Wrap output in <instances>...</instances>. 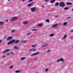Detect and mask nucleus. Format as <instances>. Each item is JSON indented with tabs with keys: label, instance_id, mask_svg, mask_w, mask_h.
<instances>
[{
	"label": "nucleus",
	"instance_id": "f257e3e1",
	"mask_svg": "<svg viewBox=\"0 0 73 73\" xmlns=\"http://www.w3.org/2000/svg\"><path fill=\"white\" fill-rule=\"evenodd\" d=\"M19 42L20 41L19 40H15V39H13L9 42L7 43V44L8 45H9L10 44H12L13 42H14L15 44H16L17 43H18V42Z\"/></svg>",
	"mask_w": 73,
	"mask_h": 73
},
{
	"label": "nucleus",
	"instance_id": "f03ea898",
	"mask_svg": "<svg viewBox=\"0 0 73 73\" xmlns=\"http://www.w3.org/2000/svg\"><path fill=\"white\" fill-rule=\"evenodd\" d=\"M59 5L60 7H64L65 6V5L64 3L61 2L60 3Z\"/></svg>",
	"mask_w": 73,
	"mask_h": 73
},
{
	"label": "nucleus",
	"instance_id": "7ed1b4c3",
	"mask_svg": "<svg viewBox=\"0 0 73 73\" xmlns=\"http://www.w3.org/2000/svg\"><path fill=\"white\" fill-rule=\"evenodd\" d=\"M18 19V17H13L11 19V21H14V20H17Z\"/></svg>",
	"mask_w": 73,
	"mask_h": 73
},
{
	"label": "nucleus",
	"instance_id": "20e7f679",
	"mask_svg": "<svg viewBox=\"0 0 73 73\" xmlns=\"http://www.w3.org/2000/svg\"><path fill=\"white\" fill-rule=\"evenodd\" d=\"M36 7H33L31 9V12H35L36 11Z\"/></svg>",
	"mask_w": 73,
	"mask_h": 73
},
{
	"label": "nucleus",
	"instance_id": "39448f33",
	"mask_svg": "<svg viewBox=\"0 0 73 73\" xmlns=\"http://www.w3.org/2000/svg\"><path fill=\"white\" fill-rule=\"evenodd\" d=\"M29 22L28 21H25L23 22V24L24 25H26L28 24Z\"/></svg>",
	"mask_w": 73,
	"mask_h": 73
},
{
	"label": "nucleus",
	"instance_id": "423d86ee",
	"mask_svg": "<svg viewBox=\"0 0 73 73\" xmlns=\"http://www.w3.org/2000/svg\"><path fill=\"white\" fill-rule=\"evenodd\" d=\"M57 25H58V24H56L52 25V28H55V27H57Z\"/></svg>",
	"mask_w": 73,
	"mask_h": 73
},
{
	"label": "nucleus",
	"instance_id": "0eeeda50",
	"mask_svg": "<svg viewBox=\"0 0 73 73\" xmlns=\"http://www.w3.org/2000/svg\"><path fill=\"white\" fill-rule=\"evenodd\" d=\"M66 37H67V35H66V34L62 38V40H64V39H65Z\"/></svg>",
	"mask_w": 73,
	"mask_h": 73
},
{
	"label": "nucleus",
	"instance_id": "6e6552de",
	"mask_svg": "<svg viewBox=\"0 0 73 73\" xmlns=\"http://www.w3.org/2000/svg\"><path fill=\"white\" fill-rule=\"evenodd\" d=\"M13 48L14 49H15L16 50H18V49H19V47L17 46H14Z\"/></svg>",
	"mask_w": 73,
	"mask_h": 73
},
{
	"label": "nucleus",
	"instance_id": "1a4fd4ad",
	"mask_svg": "<svg viewBox=\"0 0 73 73\" xmlns=\"http://www.w3.org/2000/svg\"><path fill=\"white\" fill-rule=\"evenodd\" d=\"M38 54V52H37L36 53H35L34 54H31V56H35L36 55V54Z\"/></svg>",
	"mask_w": 73,
	"mask_h": 73
},
{
	"label": "nucleus",
	"instance_id": "9d476101",
	"mask_svg": "<svg viewBox=\"0 0 73 73\" xmlns=\"http://www.w3.org/2000/svg\"><path fill=\"white\" fill-rule=\"evenodd\" d=\"M10 50L9 49H7L4 51L3 53H6V52H9Z\"/></svg>",
	"mask_w": 73,
	"mask_h": 73
},
{
	"label": "nucleus",
	"instance_id": "9b49d317",
	"mask_svg": "<svg viewBox=\"0 0 73 73\" xmlns=\"http://www.w3.org/2000/svg\"><path fill=\"white\" fill-rule=\"evenodd\" d=\"M12 36L8 37L7 38V40H11V39H12Z\"/></svg>",
	"mask_w": 73,
	"mask_h": 73
},
{
	"label": "nucleus",
	"instance_id": "f8f14e48",
	"mask_svg": "<svg viewBox=\"0 0 73 73\" xmlns=\"http://www.w3.org/2000/svg\"><path fill=\"white\" fill-rule=\"evenodd\" d=\"M27 42V40H22V41H21V43H24L25 42Z\"/></svg>",
	"mask_w": 73,
	"mask_h": 73
},
{
	"label": "nucleus",
	"instance_id": "ddd939ff",
	"mask_svg": "<svg viewBox=\"0 0 73 73\" xmlns=\"http://www.w3.org/2000/svg\"><path fill=\"white\" fill-rule=\"evenodd\" d=\"M59 60H60V61H61V62H64V60L62 58L59 59Z\"/></svg>",
	"mask_w": 73,
	"mask_h": 73
},
{
	"label": "nucleus",
	"instance_id": "4468645a",
	"mask_svg": "<svg viewBox=\"0 0 73 73\" xmlns=\"http://www.w3.org/2000/svg\"><path fill=\"white\" fill-rule=\"evenodd\" d=\"M33 3H30V4H29L28 5V7H31L33 5Z\"/></svg>",
	"mask_w": 73,
	"mask_h": 73
},
{
	"label": "nucleus",
	"instance_id": "2eb2a0df",
	"mask_svg": "<svg viewBox=\"0 0 73 73\" xmlns=\"http://www.w3.org/2000/svg\"><path fill=\"white\" fill-rule=\"evenodd\" d=\"M46 46H48V44H44L42 46V47H46Z\"/></svg>",
	"mask_w": 73,
	"mask_h": 73
},
{
	"label": "nucleus",
	"instance_id": "dca6fc26",
	"mask_svg": "<svg viewBox=\"0 0 73 73\" xmlns=\"http://www.w3.org/2000/svg\"><path fill=\"white\" fill-rule=\"evenodd\" d=\"M67 22H64L63 23V25H64V26H66V25H67Z\"/></svg>",
	"mask_w": 73,
	"mask_h": 73
},
{
	"label": "nucleus",
	"instance_id": "f3484780",
	"mask_svg": "<svg viewBox=\"0 0 73 73\" xmlns=\"http://www.w3.org/2000/svg\"><path fill=\"white\" fill-rule=\"evenodd\" d=\"M16 32V30H12V31H11V33H13L14 32Z\"/></svg>",
	"mask_w": 73,
	"mask_h": 73
},
{
	"label": "nucleus",
	"instance_id": "a211bd4d",
	"mask_svg": "<svg viewBox=\"0 0 73 73\" xmlns=\"http://www.w3.org/2000/svg\"><path fill=\"white\" fill-rule=\"evenodd\" d=\"M25 58H25V57H22L21 58V60H25Z\"/></svg>",
	"mask_w": 73,
	"mask_h": 73
},
{
	"label": "nucleus",
	"instance_id": "6ab92c4d",
	"mask_svg": "<svg viewBox=\"0 0 73 73\" xmlns=\"http://www.w3.org/2000/svg\"><path fill=\"white\" fill-rule=\"evenodd\" d=\"M43 24L42 23L40 24H39L38 25V26H39V27H42L43 25Z\"/></svg>",
	"mask_w": 73,
	"mask_h": 73
},
{
	"label": "nucleus",
	"instance_id": "aec40b11",
	"mask_svg": "<svg viewBox=\"0 0 73 73\" xmlns=\"http://www.w3.org/2000/svg\"><path fill=\"white\" fill-rule=\"evenodd\" d=\"M51 52H52V51L50 50H48L47 51V53H50Z\"/></svg>",
	"mask_w": 73,
	"mask_h": 73
},
{
	"label": "nucleus",
	"instance_id": "412c9836",
	"mask_svg": "<svg viewBox=\"0 0 73 73\" xmlns=\"http://www.w3.org/2000/svg\"><path fill=\"white\" fill-rule=\"evenodd\" d=\"M55 1V0H52L50 1V3H54Z\"/></svg>",
	"mask_w": 73,
	"mask_h": 73
},
{
	"label": "nucleus",
	"instance_id": "4be33fe9",
	"mask_svg": "<svg viewBox=\"0 0 73 73\" xmlns=\"http://www.w3.org/2000/svg\"><path fill=\"white\" fill-rule=\"evenodd\" d=\"M4 23V22H0V25H1L2 24H3Z\"/></svg>",
	"mask_w": 73,
	"mask_h": 73
},
{
	"label": "nucleus",
	"instance_id": "5701e85b",
	"mask_svg": "<svg viewBox=\"0 0 73 73\" xmlns=\"http://www.w3.org/2000/svg\"><path fill=\"white\" fill-rule=\"evenodd\" d=\"M67 5H71L72 4V3L69 2L67 3H66Z\"/></svg>",
	"mask_w": 73,
	"mask_h": 73
},
{
	"label": "nucleus",
	"instance_id": "b1692460",
	"mask_svg": "<svg viewBox=\"0 0 73 73\" xmlns=\"http://www.w3.org/2000/svg\"><path fill=\"white\" fill-rule=\"evenodd\" d=\"M60 59L57 60H56V62H60Z\"/></svg>",
	"mask_w": 73,
	"mask_h": 73
},
{
	"label": "nucleus",
	"instance_id": "393cba45",
	"mask_svg": "<svg viewBox=\"0 0 73 73\" xmlns=\"http://www.w3.org/2000/svg\"><path fill=\"white\" fill-rule=\"evenodd\" d=\"M37 30V29H33L32 30V31H36Z\"/></svg>",
	"mask_w": 73,
	"mask_h": 73
},
{
	"label": "nucleus",
	"instance_id": "a878e982",
	"mask_svg": "<svg viewBox=\"0 0 73 73\" xmlns=\"http://www.w3.org/2000/svg\"><path fill=\"white\" fill-rule=\"evenodd\" d=\"M56 4L57 6H58V5H59V3H58V2H57L56 3Z\"/></svg>",
	"mask_w": 73,
	"mask_h": 73
},
{
	"label": "nucleus",
	"instance_id": "bb28decb",
	"mask_svg": "<svg viewBox=\"0 0 73 73\" xmlns=\"http://www.w3.org/2000/svg\"><path fill=\"white\" fill-rule=\"evenodd\" d=\"M50 36H51L52 37V36H54V34H51L50 35Z\"/></svg>",
	"mask_w": 73,
	"mask_h": 73
},
{
	"label": "nucleus",
	"instance_id": "cd10ccee",
	"mask_svg": "<svg viewBox=\"0 0 73 73\" xmlns=\"http://www.w3.org/2000/svg\"><path fill=\"white\" fill-rule=\"evenodd\" d=\"M20 72V71H15V73H19Z\"/></svg>",
	"mask_w": 73,
	"mask_h": 73
},
{
	"label": "nucleus",
	"instance_id": "c85d7f7f",
	"mask_svg": "<svg viewBox=\"0 0 73 73\" xmlns=\"http://www.w3.org/2000/svg\"><path fill=\"white\" fill-rule=\"evenodd\" d=\"M30 35H31V33H29L27 34V36H29Z\"/></svg>",
	"mask_w": 73,
	"mask_h": 73
},
{
	"label": "nucleus",
	"instance_id": "c756f323",
	"mask_svg": "<svg viewBox=\"0 0 73 73\" xmlns=\"http://www.w3.org/2000/svg\"><path fill=\"white\" fill-rule=\"evenodd\" d=\"M46 22L49 23V20L48 19H47L46 20Z\"/></svg>",
	"mask_w": 73,
	"mask_h": 73
},
{
	"label": "nucleus",
	"instance_id": "7c9ffc66",
	"mask_svg": "<svg viewBox=\"0 0 73 73\" xmlns=\"http://www.w3.org/2000/svg\"><path fill=\"white\" fill-rule=\"evenodd\" d=\"M13 68V66H11L10 67V69H12Z\"/></svg>",
	"mask_w": 73,
	"mask_h": 73
},
{
	"label": "nucleus",
	"instance_id": "2f4dec72",
	"mask_svg": "<svg viewBox=\"0 0 73 73\" xmlns=\"http://www.w3.org/2000/svg\"><path fill=\"white\" fill-rule=\"evenodd\" d=\"M70 19V17H69L66 18V19Z\"/></svg>",
	"mask_w": 73,
	"mask_h": 73
},
{
	"label": "nucleus",
	"instance_id": "473e14b6",
	"mask_svg": "<svg viewBox=\"0 0 73 73\" xmlns=\"http://www.w3.org/2000/svg\"><path fill=\"white\" fill-rule=\"evenodd\" d=\"M35 46H36V45H35L32 46V47H35Z\"/></svg>",
	"mask_w": 73,
	"mask_h": 73
},
{
	"label": "nucleus",
	"instance_id": "72a5a7b5",
	"mask_svg": "<svg viewBox=\"0 0 73 73\" xmlns=\"http://www.w3.org/2000/svg\"><path fill=\"white\" fill-rule=\"evenodd\" d=\"M32 49H33V51H36V49H34V48H32Z\"/></svg>",
	"mask_w": 73,
	"mask_h": 73
},
{
	"label": "nucleus",
	"instance_id": "f704fd0d",
	"mask_svg": "<svg viewBox=\"0 0 73 73\" xmlns=\"http://www.w3.org/2000/svg\"><path fill=\"white\" fill-rule=\"evenodd\" d=\"M33 1V0H29V1L28 2H29V3L30 2H31V1Z\"/></svg>",
	"mask_w": 73,
	"mask_h": 73
},
{
	"label": "nucleus",
	"instance_id": "c9c22d12",
	"mask_svg": "<svg viewBox=\"0 0 73 73\" xmlns=\"http://www.w3.org/2000/svg\"><path fill=\"white\" fill-rule=\"evenodd\" d=\"M64 9H65V10L68 9V8L67 7H66L65 8H64Z\"/></svg>",
	"mask_w": 73,
	"mask_h": 73
},
{
	"label": "nucleus",
	"instance_id": "e433bc0d",
	"mask_svg": "<svg viewBox=\"0 0 73 73\" xmlns=\"http://www.w3.org/2000/svg\"><path fill=\"white\" fill-rule=\"evenodd\" d=\"M29 52H31V51H33V50L32 49H30L29 50Z\"/></svg>",
	"mask_w": 73,
	"mask_h": 73
},
{
	"label": "nucleus",
	"instance_id": "4c0bfd02",
	"mask_svg": "<svg viewBox=\"0 0 73 73\" xmlns=\"http://www.w3.org/2000/svg\"><path fill=\"white\" fill-rule=\"evenodd\" d=\"M70 38L71 39H73V36H70Z\"/></svg>",
	"mask_w": 73,
	"mask_h": 73
},
{
	"label": "nucleus",
	"instance_id": "58836bf2",
	"mask_svg": "<svg viewBox=\"0 0 73 73\" xmlns=\"http://www.w3.org/2000/svg\"><path fill=\"white\" fill-rule=\"evenodd\" d=\"M48 69H46V72H48Z\"/></svg>",
	"mask_w": 73,
	"mask_h": 73
},
{
	"label": "nucleus",
	"instance_id": "ea45409f",
	"mask_svg": "<svg viewBox=\"0 0 73 73\" xmlns=\"http://www.w3.org/2000/svg\"><path fill=\"white\" fill-rule=\"evenodd\" d=\"M49 0H44V1L46 2V1H48Z\"/></svg>",
	"mask_w": 73,
	"mask_h": 73
},
{
	"label": "nucleus",
	"instance_id": "a19ab883",
	"mask_svg": "<svg viewBox=\"0 0 73 73\" xmlns=\"http://www.w3.org/2000/svg\"><path fill=\"white\" fill-rule=\"evenodd\" d=\"M70 32H73V29H72V30H71L70 31Z\"/></svg>",
	"mask_w": 73,
	"mask_h": 73
},
{
	"label": "nucleus",
	"instance_id": "79ce46f5",
	"mask_svg": "<svg viewBox=\"0 0 73 73\" xmlns=\"http://www.w3.org/2000/svg\"><path fill=\"white\" fill-rule=\"evenodd\" d=\"M5 57V55H4L3 56V58H4Z\"/></svg>",
	"mask_w": 73,
	"mask_h": 73
},
{
	"label": "nucleus",
	"instance_id": "37998d69",
	"mask_svg": "<svg viewBox=\"0 0 73 73\" xmlns=\"http://www.w3.org/2000/svg\"><path fill=\"white\" fill-rule=\"evenodd\" d=\"M25 1V0H22V2H24V1Z\"/></svg>",
	"mask_w": 73,
	"mask_h": 73
},
{
	"label": "nucleus",
	"instance_id": "c03bdc74",
	"mask_svg": "<svg viewBox=\"0 0 73 73\" xmlns=\"http://www.w3.org/2000/svg\"><path fill=\"white\" fill-rule=\"evenodd\" d=\"M2 41V40H0V43H1V42Z\"/></svg>",
	"mask_w": 73,
	"mask_h": 73
},
{
	"label": "nucleus",
	"instance_id": "a18cd8bd",
	"mask_svg": "<svg viewBox=\"0 0 73 73\" xmlns=\"http://www.w3.org/2000/svg\"><path fill=\"white\" fill-rule=\"evenodd\" d=\"M71 11H73V8L71 9Z\"/></svg>",
	"mask_w": 73,
	"mask_h": 73
},
{
	"label": "nucleus",
	"instance_id": "49530a36",
	"mask_svg": "<svg viewBox=\"0 0 73 73\" xmlns=\"http://www.w3.org/2000/svg\"><path fill=\"white\" fill-rule=\"evenodd\" d=\"M11 54H13V53L12 52L11 53Z\"/></svg>",
	"mask_w": 73,
	"mask_h": 73
},
{
	"label": "nucleus",
	"instance_id": "de8ad7c7",
	"mask_svg": "<svg viewBox=\"0 0 73 73\" xmlns=\"http://www.w3.org/2000/svg\"><path fill=\"white\" fill-rule=\"evenodd\" d=\"M6 21L8 22V20H6Z\"/></svg>",
	"mask_w": 73,
	"mask_h": 73
},
{
	"label": "nucleus",
	"instance_id": "09e8293b",
	"mask_svg": "<svg viewBox=\"0 0 73 73\" xmlns=\"http://www.w3.org/2000/svg\"><path fill=\"white\" fill-rule=\"evenodd\" d=\"M4 39H5V37H4Z\"/></svg>",
	"mask_w": 73,
	"mask_h": 73
},
{
	"label": "nucleus",
	"instance_id": "8fccbe9b",
	"mask_svg": "<svg viewBox=\"0 0 73 73\" xmlns=\"http://www.w3.org/2000/svg\"><path fill=\"white\" fill-rule=\"evenodd\" d=\"M72 48H73V46H72Z\"/></svg>",
	"mask_w": 73,
	"mask_h": 73
},
{
	"label": "nucleus",
	"instance_id": "3c124183",
	"mask_svg": "<svg viewBox=\"0 0 73 73\" xmlns=\"http://www.w3.org/2000/svg\"><path fill=\"white\" fill-rule=\"evenodd\" d=\"M42 7H44V6H42Z\"/></svg>",
	"mask_w": 73,
	"mask_h": 73
},
{
	"label": "nucleus",
	"instance_id": "603ef678",
	"mask_svg": "<svg viewBox=\"0 0 73 73\" xmlns=\"http://www.w3.org/2000/svg\"><path fill=\"white\" fill-rule=\"evenodd\" d=\"M8 54H7V55H8Z\"/></svg>",
	"mask_w": 73,
	"mask_h": 73
}]
</instances>
